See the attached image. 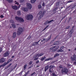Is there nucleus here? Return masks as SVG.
I'll return each mask as SVG.
<instances>
[{
    "label": "nucleus",
    "instance_id": "f257e3e1",
    "mask_svg": "<svg viewBox=\"0 0 76 76\" xmlns=\"http://www.w3.org/2000/svg\"><path fill=\"white\" fill-rule=\"evenodd\" d=\"M15 19L16 20L22 23L24 22V20L21 17L16 16L15 17Z\"/></svg>",
    "mask_w": 76,
    "mask_h": 76
},
{
    "label": "nucleus",
    "instance_id": "f03ea898",
    "mask_svg": "<svg viewBox=\"0 0 76 76\" xmlns=\"http://www.w3.org/2000/svg\"><path fill=\"white\" fill-rule=\"evenodd\" d=\"M23 31V28L21 27H19L17 31V34L18 35H20L22 34Z\"/></svg>",
    "mask_w": 76,
    "mask_h": 76
},
{
    "label": "nucleus",
    "instance_id": "7ed1b4c3",
    "mask_svg": "<svg viewBox=\"0 0 76 76\" xmlns=\"http://www.w3.org/2000/svg\"><path fill=\"white\" fill-rule=\"evenodd\" d=\"M69 72L68 69L66 68H64L61 70V72L62 73H64L65 74H67Z\"/></svg>",
    "mask_w": 76,
    "mask_h": 76
},
{
    "label": "nucleus",
    "instance_id": "20e7f679",
    "mask_svg": "<svg viewBox=\"0 0 76 76\" xmlns=\"http://www.w3.org/2000/svg\"><path fill=\"white\" fill-rule=\"evenodd\" d=\"M26 18L27 20H31L33 18V16L32 15H28L26 16Z\"/></svg>",
    "mask_w": 76,
    "mask_h": 76
},
{
    "label": "nucleus",
    "instance_id": "39448f33",
    "mask_svg": "<svg viewBox=\"0 0 76 76\" xmlns=\"http://www.w3.org/2000/svg\"><path fill=\"white\" fill-rule=\"evenodd\" d=\"M60 2L59 1L56 3V8L53 10V12H55L57 9H58V8H59V5L60 4Z\"/></svg>",
    "mask_w": 76,
    "mask_h": 76
},
{
    "label": "nucleus",
    "instance_id": "423d86ee",
    "mask_svg": "<svg viewBox=\"0 0 76 76\" xmlns=\"http://www.w3.org/2000/svg\"><path fill=\"white\" fill-rule=\"evenodd\" d=\"M45 13V11H40L39 12V15H40V16H39V17H40V16H42V17L44 15V14Z\"/></svg>",
    "mask_w": 76,
    "mask_h": 76
},
{
    "label": "nucleus",
    "instance_id": "0eeeda50",
    "mask_svg": "<svg viewBox=\"0 0 76 76\" xmlns=\"http://www.w3.org/2000/svg\"><path fill=\"white\" fill-rule=\"evenodd\" d=\"M26 6L29 9H32V5L31 4L29 3H27L26 4Z\"/></svg>",
    "mask_w": 76,
    "mask_h": 76
},
{
    "label": "nucleus",
    "instance_id": "6e6552de",
    "mask_svg": "<svg viewBox=\"0 0 76 76\" xmlns=\"http://www.w3.org/2000/svg\"><path fill=\"white\" fill-rule=\"evenodd\" d=\"M38 54H37L36 55L33 56V58H34V60H37L38 59Z\"/></svg>",
    "mask_w": 76,
    "mask_h": 76
},
{
    "label": "nucleus",
    "instance_id": "1a4fd4ad",
    "mask_svg": "<svg viewBox=\"0 0 76 76\" xmlns=\"http://www.w3.org/2000/svg\"><path fill=\"white\" fill-rule=\"evenodd\" d=\"M9 60H9L7 62V63L5 62L1 66L2 67H4V66H6V64H8V63H9V62H10V61H12V60H10V61H9Z\"/></svg>",
    "mask_w": 76,
    "mask_h": 76
},
{
    "label": "nucleus",
    "instance_id": "9d476101",
    "mask_svg": "<svg viewBox=\"0 0 76 76\" xmlns=\"http://www.w3.org/2000/svg\"><path fill=\"white\" fill-rule=\"evenodd\" d=\"M21 10H23L24 12H28V9L27 8L22 7L21 8Z\"/></svg>",
    "mask_w": 76,
    "mask_h": 76
},
{
    "label": "nucleus",
    "instance_id": "9b49d317",
    "mask_svg": "<svg viewBox=\"0 0 76 76\" xmlns=\"http://www.w3.org/2000/svg\"><path fill=\"white\" fill-rule=\"evenodd\" d=\"M9 54V52L8 51H7L6 53L4 54V57H7Z\"/></svg>",
    "mask_w": 76,
    "mask_h": 76
},
{
    "label": "nucleus",
    "instance_id": "f8f14e48",
    "mask_svg": "<svg viewBox=\"0 0 76 76\" xmlns=\"http://www.w3.org/2000/svg\"><path fill=\"white\" fill-rule=\"evenodd\" d=\"M16 37V32H14L13 33V35L12 36V38H15Z\"/></svg>",
    "mask_w": 76,
    "mask_h": 76
},
{
    "label": "nucleus",
    "instance_id": "ddd939ff",
    "mask_svg": "<svg viewBox=\"0 0 76 76\" xmlns=\"http://www.w3.org/2000/svg\"><path fill=\"white\" fill-rule=\"evenodd\" d=\"M12 7L13 9H14V10H17V9H18V7L16 6V5L12 6Z\"/></svg>",
    "mask_w": 76,
    "mask_h": 76
},
{
    "label": "nucleus",
    "instance_id": "4468645a",
    "mask_svg": "<svg viewBox=\"0 0 76 76\" xmlns=\"http://www.w3.org/2000/svg\"><path fill=\"white\" fill-rule=\"evenodd\" d=\"M5 61V59L4 58H2L0 59V62L1 63H3V62H4Z\"/></svg>",
    "mask_w": 76,
    "mask_h": 76
},
{
    "label": "nucleus",
    "instance_id": "2eb2a0df",
    "mask_svg": "<svg viewBox=\"0 0 76 76\" xmlns=\"http://www.w3.org/2000/svg\"><path fill=\"white\" fill-rule=\"evenodd\" d=\"M48 68H49V66L48 65L46 66L45 67V72H46L48 69Z\"/></svg>",
    "mask_w": 76,
    "mask_h": 76
},
{
    "label": "nucleus",
    "instance_id": "dca6fc26",
    "mask_svg": "<svg viewBox=\"0 0 76 76\" xmlns=\"http://www.w3.org/2000/svg\"><path fill=\"white\" fill-rule=\"evenodd\" d=\"M76 6V5H74V4H72V5H71L69 7H71V9H73L74 7H75Z\"/></svg>",
    "mask_w": 76,
    "mask_h": 76
},
{
    "label": "nucleus",
    "instance_id": "f3484780",
    "mask_svg": "<svg viewBox=\"0 0 76 76\" xmlns=\"http://www.w3.org/2000/svg\"><path fill=\"white\" fill-rule=\"evenodd\" d=\"M60 42L59 41H57L56 42H55L53 44V45H58L59 44V43Z\"/></svg>",
    "mask_w": 76,
    "mask_h": 76
},
{
    "label": "nucleus",
    "instance_id": "a211bd4d",
    "mask_svg": "<svg viewBox=\"0 0 76 76\" xmlns=\"http://www.w3.org/2000/svg\"><path fill=\"white\" fill-rule=\"evenodd\" d=\"M59 48V46H58L57 47L56 46V48H55V49H54L53 50V52H55L56 51H57V49H58Z\"/></svg>",
    "mask_w": 76,
    "mask_h": 76
},
{
    "label": "nucleus",
    "instance_id": "6ab92c4d",
    "mask_svg": "<svg viewBox=\"0 0 76 76\" xmlns=\"http://www.w3.org/2000/svg\"><path fill=\"white\" fill-rule=\"evenodd\" d=\"M39 41H40V40H39L38 42H35L33 44H32V45H37V44H38V43L39 42Z\"/></svg>",
    "mask_w": 76,
    "mask_h": 76
},
{
    "label": "nucleus",
    "instance_id": "aec40b11",
    "mask_svg": "<svg viewBox=\"0 0 76 76\" xmlns=\"http://www.w3.org/2000/svg\"><path fill=\"white\" fill-rule=\"evenodd\" d=\"M51 36H50L48 38L46 39V42H48V41H49V40H50V39H51Z\"/></svg>",
    "mask_w": 76,
    "mask_h": 76
},
{
    "label": "nucleus",
    "instance_id": "412c9836",
    "mask_svg": "<svg viewBox=\"0 0 76 76\" xmlns=\"http://www.w3.org/2000/svg\"><path fill=\"white\" fill-rule=\"evenodd\" d=\"M12 63L10 64L7 66L6 68H5L4 69H8V68H9V67H10V66L12 65Z\"/></svg>",
    "mask_w": 76,
    "mask_h": 76
},
{
    "label": "nucleus",
    "instance_id": "4be33fe9",
    "mask_svg": "<svg viewBox=\"0 0 76 76\" xmlns=\"http://www.w3.org/2000/svg\"><path fill=\"white\" fill-rule=\"evenodd\" d=\"M53 21H54V20H50V21H46L47 23H51V22H53Z\"/></svg>",
    "mask_w": 76,
    "mask_h": 76
},
{
    "label": "nucleus",
    "instance_id": "5701e85b",
    "mask_svg": "<svg viewBox=\"0 0 76 76\" xmlns=\"http://www.w3.org/2000/svg\"><path fill=\"white\" fill-rule=\"evenodd\" d=\"M17 66V64H16V65H15V66L14 67L12 68L11 69L10 71V72H12L13 70L14 69H15L16 67V66Z\"/></svg>",
    "mask_w": 76,
    "mask_h": 76
},
{
    "label": "nucleus",
    "instance_id": "b1692460",
    "mask_svg": "<svg viewBox=\"0 0 76 76\" xmlns=\"http://www.w3.org/2000/svg\"><path fill=\"white\" fill-rule=\"evenodd\" d=\"M37 0H31V3H34Z\"/></svg>",
    "mask_w": 76,
    "mask_h": 76
},
{
    "label": "nucleus",
    "instance_id": "393cba45",
    "mask_svg": "<svg viewBox=\"0 0 76 76\" xmlns=\"http://www.w3.org/2000/svg\"><path fill=\"white\" fill-rule=\"evenodd\" d=\"M53 60V58H48L45 59V61H48V60Z\"/></svg>",
    "mask_w": 76,
    "mask_h": 76
},
{
    "label": "nucleus",
    "instance_id": "a878e982",
    "mask_svg": "<svg viewBox=\"0 0 76 76\" xmlns=\"http://www.w3.org/2000/svg\"><path fill=\"white\" fill-rule=\"evenodd\" d=\"M17 15L18 16H20L21 15V13H20V12L19 11H18L17 12Z\"/></svg>",
    "mask_w": 76,
    "mask_h": 76
},
{
    "label": "nucleus",
    "instance_id": "bb28decb",
    "mask_svg": "<svg viewBox=\"0 0 76 76\" xmlns=\"http://www.w3.org/2000/svg\"><path fill=\"white\" fill-rule=\"evenodd\" d=\"M44 54L43 53H41L40 54H38V57H41V56H42V55H43Z\"/></svg>",
    "mask_w": 76,
    "mask_h": 76
},
{
    "label": "nucleus",
    "instance_id": "cd10ccee",
    "mask_svg": "<svg viewBox=\"0 0 76 76\" xmlns=\"http://www.w3.org/2000/svg\"><path fill=\"white\" fill-rule=\"evenodd\" d=\"M57 52H63V50L62 49H59L57 50Z\"/></svg>",
    "mask_w": 76,
    "mask_h": 76
},
{
    "label": "nucleus",
    "instance_id": "c85d7f7f",
    "mask_svg": "<svg viewBox=\"0 0 76 76\" xmlns=\"http://www.w3.org/2000/svg\"><path fill=\"white\" fill-rule=\"evenodd\" d=\"M16 46H13L12 49H13V50H14V51H15V50H16Z\"/></svg>",
    "mask_w": 76,
    "mask_h": 76
},
{
    "label": "nucleus",
    "instance_id": "c756f323",
    "mask_svg": "<svg viewBox=\"0 0 76 76\" xmlns=\"http://www.w3.org/2000/svg\"><path fill=\"white\" fill-rule=\"evenodd\" d=\"M26 67H27V64H26L23 66L24 70L26 69Z\"/></svg>",
    "mask_w": 76,
    "mask_h": 76
},
{
    "label": "nucleus",
    "instance_id": "7c9ffc66",
    "mask_svg": "<svg viewBox=\"0 0 76 76\" xmlns=\"http://www.w3.org/2000/svg\"><path fill=\"white\" fill-rule=\"evenodd\" d=\"M49 67L50 68V69H52L53 68H54L55 66L54 65H50Z\"/></svg>",
    "mask_w": 76,
    "mask_h": 76
},
{
    "label": "nucleus",
    "instance_id": "2f4dec72",
    "mask_svg": "<svg viewBox=\"0 0 76 76\" xmlns=\"http://www.w3.org/2000/svg\"><path fill=\"white\" fill-rule=\"evenodd\" d=\"M10 23H15V21L13 20H10Z\"/></svg>",
    "mask_w": 76,
    "mask_h": 76
},
{
    "label": "nucleus",
    "instance_id": "473e14b6",
    "mask_svg": "<svg viewBox=\"0 0 76 76\" xmlns=\"http://www.w3.org/2000/svg\"><path fill=\"white\" fill-rule=\"evenodd\" d=\"M59 55V54L58 53H56L54 55V57H57V56H58Z\"/></svg>",
    "mask_w": 76,
    "mask_h": 76
},
{
    "label": "nucleus",
    "instance_id": "72a5a7b5",
    "mask_svg": "<svg viewBox=\"0 0 76 76\" xmlns=\"http://www.w3.org/2000/svg\"><path fill=\"white\" fill-rule=\"evenodd\" d=\"M56 48V46H54L53 47L51 48H50V50H53V49H54V48Z\"/></svg>",
    "mask_w": 76,
    "mask_h": 76
},
{
    "label": "nucleus",
    "instance_id": "f704fd0d",
    "mask_svg": "<svg viewBox=\"0 0 76 76\" xmlns=\"http://www.w3.org/2000/svg\"><path fill=\"white\" fill-rule=\"evenodd\" d=\"M46 57H45V56H44V57L42 58H41V60L42 61L43 60H44V59H45Z\"/></svg>",
    "mask_w": 76,
    "mask_h": 76
},
{
    "label": "nucleus",
    "instance_id": "c9c22d12",
    "mask_svg": "<svg viewBox=\"0 0 76 76\" xmlns=\"http://www.w3.org/2000/svg\"><path fill=\"white\" fill-rule=\"evenodd\" d=\"M73 57H74V60H75L76 61V56H75V55H73Z\"/></svg>",
    "mask_w": 76,
    "mask_h": 76
},
{
    "label": "nucleus",
    "instance_id": "e433bc0d",
    "mask_svg": "<svg viewBox=\"0 0 76 76\" xmlns=\"http://www.w3.org/2000/svg\"><path fill=\"white\" fill-rule=\"evenodd\" d=\"M7 1H8L9 3H12L13 1L12 0H7Z\"/></svg>",
    "mask_w": 76,
    "mask_h": 76
},
{
    "label": "nucleus",
    "instance_id": "4c0bfd02",
    "mask_svg": "<svg viewBox=\"0 0 76 76\" xmlns=\"http://www.w3.org/2000/svg\"><path fill=\"white\" fill-rule=\"evenodd\" d=\"M49 72L50 73H52V72H53V69L50 68V69H49Z\"/></svg>",
    "mask_w": 76,
    "mask_h": 76
},
{
    "label": "nucleus",
    "instance_id": "58836bf2",
    "mask_svg": "<svg viewBox=\"0 0 76 76\" xmlns=\"http://www.w3.org/2000/svg\"><path fill=\"white\" fill-rule=\"evenodd\" d=\"M12 26L13 28H16V26L14 24H12Z\"/></svg>",
    "mask_w": 76,
    "mask_h": 76
},
{
    "label": "nucleus",
    "instance_id": "ea45409f",
    "mask_svg": "<svg viewBox=\"0 0 76 76\" xmlns=\"http://www.w3.org/2000/svg\"><path fill=\"white\" fill-rule=\"evenodd\" d=\"M62 68H63V66H62V65H60L59 66V69H62Z\"/></svg>",
    "mask_w": 76,
    "mask_h": 76
},
{
    "label": "nucleus",
    "instance_id": "a19ab883",
    "mask_svg": "<svg viewBox=\"0 0 76 76\" xmlns=\"http://www.w3.org/2000/svg\"><path fill=\"white\" fill-rule=\"evenodd\" d=\"M42 8V7L41 5H39L38 6V9H41Z\"/></svg>",
    "mask_w": 76,
    "mask_h": 76
},
{
    "label": "nucleus",
    "instance_id": "79ce46f5",
    "mask_svg": "<svg viewBox=\"0 0 76 76\" xmlns=\"http://www.w3.org/2000/svg\"><path fill=\"white\" fill-rule=\"evenodd\" d=\"M29 73V71L28 70L26 72V73H25V74H26V75H27Z\"/></svg>",
    "mask_w": 76,
    "mask_h": 76
},
{
    "label": "nucleus",
    "instance_id": "37998d69",
    "mask_svg": "<svg viewBox=\"0 0 76 76\" xmlns=\"http://www.w3.org/2000/svg\"><path fill=\"white\" fill-rule=\"evenodd\" d=\"M31 36H29L27 38V39H31Z\"/></svg>",
    "mask_w": 76,
    "mask_h": 76
},
{
    "label": "nucleus",
    "instance_id": "c03bdc74",
    "mask_svg": "<svg viewBox=\"0 0 76 76\" xmlns=\"http://www.w3.org/2000/svg\"><path fill=\"white\" fill-rule=\"evenodd\" d=\"M34 75H35V72H34L30 75V76H32Z\"/></svg>",
    "mask_w": 76,
    "mask_h": 76
},
{
    "label": "nucleus",
    "instance_id": "a18cd8bd",
    "mask_svg": "<svg viewBox=\"0 0 76 76\" xmlns=\"http://www.w3.org/2000/svg\"><path fill=\"white\" fill-rule=\"evenodd\" d=\"M48 25L46 26L45 27V28L44 29L43 31H45V29H47V28H48Z\"/></svg>",
    "mask_w": 76,
    "mask_h": 76
},
{
    "label": "nucleus",
    "instance_id": "49530a36",
    "mask_svg": "<svg viewBox=\"0 0 76 76\" xmlns=\"http://www.w3.org/2000/svg\"><path fill=\"white\" fill-rule=\"evenodd\" d=\"M69 28H70V26H67V27H66V28H65V29H69Z\"/></svg>",
    "mask_w": 76,
    "mask_h": 76
},
{
    "label": "nucleus",
    "instance_id": "de8ad7c7",
    "mask_svg": "<svg viewBox=\"0 0 76 76\" xmlns=\"http://www.w3.org/2000/svg\"><path fill=\"white\" fill-rule=\"evenodd\" d=\"M73 28H72L71 29L70 31H69V32H73Z\"/></svg>",
    "mask_w": 76,
    "mask_h": 76
},
{
    "label": "nucleus",
    "instance_id": "09e8293b",
    "mask_svg": "<svg viewBox=\"0 0 76 76\" xmlns=\"http://www.w3.org/2000/svg\"><path fill=\"white\" fill-rule=\"evenodd\" d=\"M71 2H73V1L72 0L69 1L67 2V3H71Z\"/></svg>",
    "mask_w": 76,
    "mask_h": 76
},
{
    "label": "nucleus",
    "instance_id": "8fccbe9b",
    "mask_svg": "<svg viewBox=\"0 0 76 76\" xmlns=\"http://www.w3.org/2000/svg\"><path fill=\"white\" fill-rule=\"evenodd\" d=\"M71 59L72 60H74V57L73 56V57H71Z\"/></svg>",
    "mask_w": 76,
    "mask_h": 76
},
{
    "label": "nucleus",
    "instance_id": "3c124183",
    "mask_svg": "<svg viewBox=\"0 0 76 76\" xmlns=\"http://www.w3.org/2000/svg\"><path fill=\"white\" fill-rule=\"evenodd\" d=\"M64 48V46H61V47L60 48V49L62 50V49H63V48Z\"/></svg>",
    "mask_w": 76,
    "mask_h": 76
},
{
    "label": "nucleus",
    "instance_id": "603ef678",
    "mask_svg": "<svg viewBox=\"0 0 76 76\" xmlns=\"http://www.w3.org/2000/svg\"><path fill=\"white\" fill-rule=\"evenodd\" d=\"M52 75L53 76H57V75H56V74H55L54 73H53Z\"/></svg>",
    "mask_w": 76,
    "mask_h": 76
},
{
    "label": "nucleus",
    "instance_id": "864d4df0",
    "mask_svg": "<svg viewBox=\"0 0 76 76\" xmlns=\"http://www.w3.org/2000/svg\"><path fill=\"white\" fill-rule=\"evenodd\" d=\"M67 67H71V65L68 64L67 65Z\"/></svg>",
    "mask_w": 76,
    "mask_h": 76
},
{
    "label": "nucleus",
    "instance_id": "5fc2aeb1",
    "mask_svg": "<svg viewBox=\"0 0 76 76\" xmlns=\"http://www.w3.org/2000/svg\"><path fill=\"white\" fill-rule=\"evenodd\" d=\"M32 63V61H30L29 63V65H31V64Z\"/></svg>",
    "mask_w": 76,
    "mask_h": 76
},
{
    "label": "nucleus",
    "instance_id": "6e6d98bb",
    "mask_svg": "<svg viewBox=\"0 0 76 76\" xmlns=\"http://www.w3.org/2000/svg\"><path fill=\"white\" fill-rule=\"evenodd\" d=\"M65 17H66V15H65V16H64V17H63L61 18V20H63V19H64V18H65Z\"/></svg>",
    "mask_w": 76,
    "mask_h": 76
},
{
    "label": "nucleus",
    "instance_id": "4d7b16f0",
    "mask_svg": "<svg viewBox=\"0 0 76 76\" xmlns=\"http://www.w3.org/2000/svg\"><path fill=\"white\" fill-rule=\"evenodd\" d=\"M20 1L21 2H23V1H24V0H20Z\"/></svg>",
    "mask_w": 76,
    "mask_h": 76
},
{
    "label": "nucleus",
    "instance_id": "13d9d810",
    "mask_svg": "<svg viewBox=\"0 0 76 76\" xmlns=\"http://www.w3.org/2000/svg\"><path fill=\"white\" fill-rule=\"evenodd\" d=\"M39 60H37V61H36V63H37V64L38 63H39Z\"/></svg>",
    "mask_w": 76,
    "mask_h": 76
},
{
    "label": "nucleus",
    "instance_id": "bf43d9fd",
    "mask_svg": "<svg viewBox=\"0 0 76 76\" xmlns=\"http://www.w3.org/2000/svg\"><path fill=\"white\" fill-rule=\"evenodd\" d=\"M42 6H45V4L44 2H43L42 4Z\"/></svg>",
    "mask_w": 76,
    "mask_h": 76
},
{
    "label": "nucleus",
    "instance_id": "052dcab7",
    "mask_svg": "<svg viewBox=\"0 0 76 76\" xmlns=\"http://www.w3.org/2000/svg\"><path fill=\"white\" fill-rule=\"evenodd\" d=\"M73 64H74V65H76V62H74V63H73Z\"/></svg>",
    "mask_w": 76,
    "mask_h": 76
},
{
    "label": "nucleus",
    "instance_id": "680f3d73",
    "mask_svg": "<svg viewBox=\"0 0 76 76\" xmlns=\"http://www.w3.org/2000/svg\"><path fill=\"white\" fill-rule=\"evenodd\" d=\"M0 17L1 18H3V15H1L0 16Z\"/></svg>",
    "mask_w": 76,
    "mask_h": 76
},
{
    "label": "nucleus",
    "instance_id": "e2e57ef3",
    "mask_svg": "<svg viewBox=\"0 0 76 76\" xmlns=\"http://www.w3.org/2000/svg\"><path fill=\"white\" fill-rule=\"evenodd\" d=\"M47 23L46 22L44 23V25H47Z\"/></svg>",
    "mask_w": 76,
    "mask_h": 76
},
{
    "label": "nucleus",
    "instance_id": "0e129e2a",
    "mask_svg": "<svg viewBox=\"0 0 76 76\" xmlns=\"http://www.w3.org/2000/svg\"><path fill=\"white\" fill-rule=\"evenodd\" d=\"M55 62L54 61H53L52 62L51 64H53V63H55Z\"/></svg>",
    "mask_w": 76,
    "mask_h": 76
},
{
    "label": "nucleus",
    "instance_id": "69168bd1",
    "mask_svg": "<svg viewBox=\"0 0 76 76\" xmlns=\"http://www.w3.org/2000/svg\"><path fill=\"white\" fill-rule=\"evenodd\" d=\"M31 67H32V66H29V67L28 68V69H30V68H31Z\"/></svg>",
    "mask_w": 76,
    "mask_h": 76
},
{
    "label": "nucleus",
    "instance_id": "338daca9",
    "mask_svg": "<svg viewBox=\"0 0 76 76\" xmlns=\"http://www.w3.org/2000/svg\"><path fill=\"white\" fill-rule=\"evenodd\" d=\"M15 4H19V3H18V2H16V3H15Z\"/></svg>",
    "mask_w": 76,
    "mask_h": 76
},
{
    "label": "nucleus",
    "instance_id": "774afa93",
    "mask_svg": "<svg viewBox=\"0 0 76 76\" xmlns=\"http://www.w3.org/2000/svg\"><path fill=\"white\" fill-rule=\"evenodd\" d=\"M26 76L27 75L26 74H25L24 75H23V76Z\"/></svg>",
    "mask_w": 76,
    "mask_h": 76
}]
</instances>
